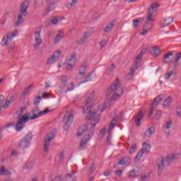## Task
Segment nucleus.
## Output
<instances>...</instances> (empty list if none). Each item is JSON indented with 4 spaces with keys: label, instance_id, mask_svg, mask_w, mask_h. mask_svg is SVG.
Wrapping results in <instances>:
<instances>
[{
    "label": "nucleus",
    "instance_id": "1",
    "mask_svg": "<svg viewBox=\"0 0 181 181\" xmlns=\"http://www.w3.org/2000/svg\"><path fill=\"white\" fill-rule=\"evenodd\" d=\"M111 93H115L112 97L110 98V101H114V100H117L122 95V93H124V89L122 88V86H121V83L119 82V78H117L110 86V88L107 90V95H111Z\"/></svg>",
    "mask_w": 181,
    "mask_h": 181
},
{
    "label": "nucleus",
    "instance_id": "2",
    "mask_svg": "<svg viewBox=\"0 0 181 181\" xmlns=\"http://www.w3.org/2000/svg\"><path fill=\"white\" fill-rule=\"evenodd\" d=\"M100 115H96L95 117L93 118V121L95 122L94 123H92L90 124V127H92L90 129V133L88 134V135H84L83 137L82 138V140L80 143V147L79 149H84L86 148V145H87V143L91 139V136L94 135V127L100 122Z\"/></svg>",
    "mask_w": 181,
    "mask_h": 181
},
{
    "label": "nucleus",
    "instance_id": "3",
    "mask_svg": "<svg viewBox=\"0 0 181 181\" xmlns=\"http://www.w3.org/2000/svg\"><path fill=\"white\" fill-rule=\"evenodd\" d=\"M16 35H18V30H16L4 35L1 40V46H7L8 50H13V47H15L13 37H16Z\"/></svg>",
    "mask_w": 181,
    "mask_h": 181
},
{
    "label": "nucleus",
    "instance_id": "4",
    "mask_svg": "<svg viewBox=\"0 0 181 181\" xmlns=\"http://www.w3.org/2000/svg\"><path fill=\"white\" fill-rule=\"evenodd\" d=\"M49 112V109H45V110L40 111L37 107L28 113L24 114V115L25 117H28V121H30L32 119H36L37 118H40V117H43V115H46V114H48Z\"/></svg>",
    "mask_w": 181,
    "mask_h": 181
},
{
    "label": "nucleus",
    "instance_id": "5",
    "mask_svg": "<svg viewBox=\"0 0 181 181\" xmlns=\"http://www.w3.org/2000/svg\"><path fill=\"white\" fill-rule=\"evenodd\" d=\"M64 124V131H68L70 128V126L73 124L74 121V115L71 112H66L64 116L62 119Z\"/></svg>",
    "mask_w": 181,
    "mask_h": 181
},
{
    "label": "nucleus",
    "instance_id": "6",
    "mask_svg": "<svg viewBox=\"0 0 181 181\" xmlns=\"http://www.w3.org/2000/svg\"><path fill=\"white\" fill-rule=\"evenodd\" d=\"M42 29H43V27L42 25L37 27L34 32L35 35V42H36L34 45V49H37L39 47H40V45H42L43 40H42V36L40 35V33H42Z\"/></svg>",
    "mask_w": 181,
    "mask_h": 181
},
{
    "label": "nucleus",
    "instance_id": "7",
    "mask_svg": "<svg viewBox=\"0 0 181 181\" xmlns=\"http://www.w3.org/2000/svg\"><path fill=\"white\" fill-rule=\"evenodd\" d=\"M33 139V134H32V133H28L20 141L19 147L21 149H26V148H29V146H30V142H32Z\"/></svg>",
    "mask_w": 181,
    "mask_h": 181
},
{
    "label": "nucleus",
    "instance_id": "8",
    "mask_svg": "<svg viewBox=\"0 0 181 181\" xmlns=\"http://www.w3.org/2000/svg\"><path fill=\"white\" fill-rule=\"evenodd\" d=\"M28 122H29V118L25 117L24 114L21 117H18V120L16 124V132H21V131L25 128V124Z\"/></svg>",
    "mask_w": 181,
    "mask_h": 181
},
{
    "label": "nucleus",
    "instance_id": "9",
    "mask_svg": "<svg viewBox=\"0 0 181 181\" xmlns=\"http://www.w3.org/2000/svg\"><path fill=\"white\" fill-rule=\"evenodd\" d=\"M56 136V131H52L47 134L44 144L43 152H49V148H50V144Z\"/></svg>",
    "mask_w": 181,
    "mask_h": 181
},
{
    "label": "nucleus",
    "instance_id": "10",
    "mask_svg": "<svg viewBox=\"0 0 181 181\" xmlns=\"http://www.w3.org/2000/svg\"><path fill=\"white\" fill-rule=\"evenodd\" d=\"M94 95H95V91L92 90V91H89L87 95H86V103L85 106L83 108V113L86 114L87 112V110H88V108H90L91 107V100H93V98H94Z\"/></svg>",
    "mask_w": 181,
    "mask_h": 181
},
{
    "label": "nucleus",
    "instance_id": "11",
    "mask_svg": "<svg viewBox=\"0 0 181 181\" xmlns=\"http://www.w3.org/2000/svg\"><path fill=\"white\" fill-rule=\"evenodd\" d=\"M60 54H62V51L58 50L54 52V54L47 59L46 64L49 66V64H53V63L57 62L60 57Z\"/></svg>",
    "mask_w": 181,
    "mask_h": 181
},
{
    "label": "nucleus",
    "instance_id": "12",
    "mask_svg": "<svg viewBox=\"0 0 181 181\" xmlns=\"http://www.w3.org/2000/svg\"><path fill=\"white\" fill-rule=\"evenodd\" d=\"M138 64H139V62L136 61L135 64H134V66H133L130 69L129 74L126 76L127 80H131V78H132V77H134V73H135V71H136V70H138V68L139 67L138 66Z\"/></svg>",
    "mask_w": 181,
    "mask_h": 181
},
{
    "label": "nucleus",
    "instance_id": "13",
    "mask_svg": "<svg viewBox=\"0 0 181 181\" xmlns=\"http://www.w3.org/2000/svg\"><path fill=\"white\" fill-rule=\"evenodd\" d=\"M30 1L29 0H25L22 2L20 6V12L22 13H28V8H29V5Z\"/></svg>",
    "mask_w": 181,
    "mask_h": 181
},
{
    "label": "nucleus",
    "instance_id": "14",
    "mask_svg": "<svg viewBox=\"0 0 181 181\" xmlns=\"http://www.w3.org/2000/svg\"><path fill=\"white\" fill-rule=\"evenodd\" d=\"M173 57L175 56L173 55V52H168L167 54H165L163 58V62L166 64L168 63H170L172 60H173Z\"/></svg>",
    "mask_w": 181,
    "mask_h": 181
},
{
    "label": "nucleus",
    "instance_id": "15",
    "mask_svg": "<svg viewBox=\"0 0 181 181\" xmlns=\"http://www.w3.org/2000/svg\"><path fill=\"white\" fill-rule=\"evenodd\" d=\"M158 163V172L162 173L165 169V159L163 158H159L157 160Z\"/></svg>",
    "mask_w": 181,
    "mask_h": 181
},
{
    "label": "nucleus",
    "instance_id": "16",
    "mask_svg": "<svg viewBox=\"0 0 181 181\" xmlns=\"http://www.w3.org/2000/svg\"><path fill=\"white\" fill-rule=\"evenodd\" d=\"M180 156H181L180 153H175L173 155H169L166 157L165 161L168 162V163H172V162H174V160H177Z\"/></svg>",
    "mask_w": 181,
    "mask_h": 181
},
{
    "label": "nucleus",
    "instance_id": "17",
    "mask_svg": "<svg viewBox=\"0 0 181 181\" xmlns=\"http://www.w3.org/2000/svg\"><path fill=\"white\" fill-rule=\"evenodd\" d=\"M23 16H28V13H22V11H20L17 16V22L16 23V26H19V25L23 23Z\"/></svg>",
    "mask_w": 181,
    "mask_h": 181
},
{
    "label": "nucleus",
    "instance_id": "18",
    "mask_svg": "<svg viewBox=\"0 0 181 181\" xmlns=\"http://www.w3.org/2000/svg\"><path fill=\"white\" fill-rule=\"evenodd\" d=\"M172 125H173V122L171 119H168L164 127L166 135H170V128L172 127Z\"/></svg>",
    "mask_w": 181,
    "mask_h": 181
},
{
    "label": "nucleus",
    "instance_id": "19",
    "mask_svg": "<svg viewBox=\"0 0 181 181\" xmlns=\"http://www.w3.org/2000/svg\"><path fill=\"white\" fill-rule=\"evenodd\" d=\"M156 129L153 127H149L144 133L146 138H151L153 134H155Z\"/></svg>",
    "mask_w": 181,
    "mask_h": 181
},
{
    "label": "nucleus",
    "instance_id": "20",
    "mask_svg": "<svg viewBox=\"0 0 181 181\" xmlns=\"http://www.w3.org/2000/svg\"><path fill=\"white\" fill-rule=\"evenodd\" d=\"M142 118H144V113L142 112H139L134 119V122L137 127H140Z\"/></svg>",
    "mask_w": 181,
    "mask_h": 181
},
{
    "label": "nucleus",
    "instance_id": "21",
    "mask_svg": "<svg viewBox=\"0 0 181 181\" xmlns=\"http://www.w3.org/2000/svg\"><path fill=\"white\" fill-rule=\"evenodd\" d=\"M11 175H12V173L6 169V167L1 166L0 168V176H11Z\"/></svg>",
    "mask_w": 181,
    "mask_h": 181
},
{
    "label": "nucleus",
    "instance_id": "22",
    "mask_svg": "<svg viewBox=\"0 0 181 181\" xmlns=\"http://www.w3.org/2000/svg\"><path fill=\"white\" fill-rule=\"evenodd\" d=\"M151 54L153 57H158L160 54V48L158 47H153L151 50Z\"/></svg>",
    "mask_w": 181,
    "mask_h": 181
},
{
    "label": "nucleus",
    "instance_id": "23",
    "mask_svg": "<svg viewBox=\"0 0 181 181\" xmlns=\"http://www.w3.org/2000/svg\"><path fill=\"white\" fill-rule=\"evenodd\" d=\"M172 22H173V18L168 17L167 18L164 19L163 22L160 25V28H166V26H169Z\"/></svg>",
    "mask_w": 181,
    "mask_h": 181
},
{
    "label": "nucleus",
    "instance_id": "24",
    "mask_svg": "<svg viewBox=\"0 0 181 181\" xmlns=\"http://www.w3.org/2000/svg\"><path fill=\"white\" fill-rule=\"evenodd\" d=\"M158 6L159 4L156 3H153L150 5L149 8H148V13H155V11L158 10Z\"/></svg>",
    "mask_w": 181,
    "mask_h": 181
},
{
    "label": "nucleus",
    "instance_id": "25",
    "mask_svg": "<svg viewBox=\"0 0 181 181\" xmlns=\"http://www.w3.org/2000/svg\"><path fill=\"white\" fill-rule=\"evenodd\" d=\"M172 96H168L164 101L163 103V108H168L169 107H170V103H172Z\"/></svg>",
    "mask_w": 181,
    "mask_h": 181
},
{
    "label": "nucleus",
    "instance_id": "26",
    "mask_svg": "<svg viewBox=\"0 0 181 181\" xmlns=\"http://www.w3.org/2000/svg\"><path fill=\"white\" fill-rule=\"evenodd\" d=\"M163 97H164V95L163 94L159 95L158 96H157L154 99V101L153 102V105L154 107L156 106V105H159V104H160V102L162 101V100H163Z\"/></svg>",
    "mask_w": 181,
    "mask_h": 181
},
{
    "label": "nucleus",
    "instance_id": "27",
    "mask_svg": "<svg viewBox=\"0 0 181 181\" xmlns=\"http://www.w3.org/2000/svg\"><path fill=\"white\" fill-rule=\"evenodd\" d=\"M88 129V125H83L79 127V130L78 134H76L77 136H81L84 132H86Z\"/></svg>",
    "mask_w": 181,
    "mask_h": 181
},
{
    "label": "nucleus",
    "instance_id": "28",
    "mask_svg": "<svg viewBox=\"0 0 181 181\" xmlns=\"http://www.w3.org/2000/svg\"><path fill=\"white\" fill-rule=\"evenodd\" d=\"M180 59H181V52L177 53L175 54V58L173 62L174 67L176 68L177 67V66H179V61L180 60Z\"/></svg>",
    "mask_w": 181,
    "mask_h": 181
},
{
    "label": "nucleus",
    "instance_id": "29",
    "mask_svg": "<svg viewBox=\"0 0 181 181\" xmlns=\"http://www.w3.org/2000/svg\"><path fill=\"white\" fill-rule=\"evenodd\" d=\"M180 59H181V52L177 53L175 54V58L173 62L174 67L176 68L177 67V66H179V61L180 60Z\"/></svg>",
    "mask_w": 181,
    "mask_h": 181
},
{
    "label": "nucleus",
    "instance_id": "30",
    "mask_svg": "<svg viewBox=\"0 0 181 181\" xmlns=\"http://www.w3.org/2000/svg\"><path fill=\"white\" fill-rule=\"evenodd\" d=\"M66 181H76V175L74 173H68L66 175Z\"/></svg>",
    "mask_w": 181,
    "mask_h": 181
},
{
    "label": "nucleus",
    "instance_id": "31",
    "mask_svg": "<svg viewBox=\"0 0 181 181\" xmlns=\"http://www.w3.org/2000/svg\"><path fill=\"white\" fill-rule=\"evenodd\" d=\"M146 52H148V50H146V49L144 48L140 53L137 55V57H136V60H141V59H142V57H144V56H145V54H146Z\"/></svg>",
    "mask_w": 181,
    "mask_h": 181
},
{
    "label": "nucleus",
    "instance_id": "32",
    "mask_svg": "<svg viewBox=\"0 0 181 181\" xmlns=\"http://www.w3.org/2000/svg\"><path fill=\"white\" fill-rule=\"evenodd\" d=\"M113 28H114V23L110 22L107 25L106 28L104 29V32L105 33L111 32V30H112Z\"/></svg>",
    "mask_w": 181,
    "mask_h": 181
},
{
    "label": "nucleus",
    "instance_id": "33",
    "mask_svg": "<svg viewBox=\"0 0 181 181\" xmlns=\"http://www.w3.org/2000/svg\"><path fill=\"white\" fill-rule=\"evenodd\" d=\"M64 37V35H57L54 40V45H57V43H60Z\"/></svg>",
    "mask_w": 181,
    "mask_h": 181
},
{
    "label": "nucleus",
    "instance_id": "34",
    "mask_svg": "<svg viewBox=\"0 0 181 181\" xmlns=\"http://www.w3.org/2000/svg\"><path fill=\"white\" fill-rule=\"evenodd\" d=\"M87 70V66L86 65H82L79 69V76H86V71Z\"/></svg>",
    "mask_w": 181,
    "mask_h": 181
},
{
    "label": "nucleus",
    "instance_id": "35",
    "mask_svg": "<svg viewBox=\"0 0 181 181\" xmlns=\"http://www.w3.org/2000/svg\"><path fill=\"white\" fill-rule=\"evenodd\" d=\"M33 88V86L30 85L28 88L25 89V90L23 92L21 97H26L29 93H30V90Z\"/></svg>",
    "mask_w": 181,
    "mask_h": 181
},
{
    "label": "nucleus",
    "instance_id": "36",
    "mask_svg": "<svg viewBox=\"0 0 181 181\" xmlns=\"http://www.w3.org/2000/svg\"><path fill=\"white\" fill-rule=\"evenodd\" d=\"M142 156H144V150H140L139 152L135 156V158H134L135 162H139Z\"/></svg>",
    "mask_w": 181,
    "mask_h": 181
},
{
    "label": "nucleus",
    "instance_id": "37",
    "mask_svg": "<svg viewBox=\"0 0 181 181\" xmlns=\"http://www.w3.org/2000/svg\"><path fill=\"white\" fill-rule=\"evenodd\" d=\"M91 76H93V71L88 74V76L85 78V80L84 81H82L79 83V85L80 84H84V83H87L88 81H91Z\"/></svg>",
    "mask_w": 181,
    "mask_h": 181
},
{
    "label": "nucleus",
    "instance_id": "38",
    "mask_svg": "<svg viewBox=\"0 0 181 181\" xmlns=\"http://www.w3.org/2000/svg\"><path fill=\"white\" fill-rule=\"evenodd\" d=\"M97 112H98V108L95 111L90 110L88 113V119H93V117H94Z\"/></svg>",
    "mask_w": 181,
    "mask_h": 181
},
{
    "label": "nucleus",
    "instance_id": "39",
    "mask_svg": "<svg viewBox=\"0 0 181 181\" xmlns=\"http://www.w3.org/2000/svg\"><path fill=\"white\" fill-rule=\"evenodd\" d=\"M143 152H149L151 151V145L147 144L146 142L143 144Z\"/></svg>",
    "mask_w": 181,
    "mask_h": 181
},
{
    "label": "nucleus",
    "instance_id": "40",
    "mask_svg": "<svg viewBox=\"0 0 181 181\" xmlns=\"http://www.w3.org/2000/svg\"><path fill=\"white\" fill-rule=\"evenodd\" d=\"M110 105H111V103H110V101L108 100H105L103 104V108L100 110V112H104V110H106Z\"/></svg>",
    "mask_w": 181,
    "mask_h": 181
},
{
    "label": "nucleus",
    "instance_id": "41",
    "mask_svg": "<svg viewBox=\"0 0 181 181\" xmlns=\"http://www.w3.org/2000/svg\"><path fill=\"white\" fill-rule=\"evenodd\" d=\"M59 80L61 81V84H62L64 86H67V76H60Z\"/></svg>",
    "mask_w": 181,
    "mask_h": 181
},
{
    "label": "nucleus",
    "instance_id": "42",
    "mask_svg": "<svg viewBox=\"0 0 181 181\" xmlns=\"http://www.w3.org/2000/svg\"><path fill=\"white\" fill-rule=\"evenodd\" d=\"M87 37L84 35L80 39L76 41V45H84L86 42H87Z\"/></svg>",
    "mask_w": 181,
    "mask_h": 181
},
{
    "label": "nucleus",
    "instance_id": "43",
    "mask_svg": "<svg viewBox=\"0 0 181 181\" xmlns=\"http://www.w3.org/2000/svg\"><path fill=\"white\" fill-rule=\"evenodd\" d=\"M72 2L71 3H67L66 4V7L68 8V9H70V8H73V6H76V4H77L78 2V0H71Z\"/></svg>",
    "mask_w": 181,
    "mask_h": 181
},
{
    "label": "nucleus",
    "instance_id": "44",
    "mask_svg": "<svg viewBox=\"0 0 181 181\" xmlns=\"http://www.w3.org/2000/svg\"><path fill=\"white\" fill-rule=\"evenodd\" d=\"M56 8V4L54 2L50 3L47 8V11L50 12V11H54Z\"/></svg>",
    "mask_w": 181,
    "mask_h": 181
},
{
    "label": "nucleus",
    "instance_id": "45",
    "mask_svg": "<svg viewBox=\"0 0 181 181\" xmlns=\"http://www.w3.org/2000/svg\"><path fill=\"white\" fill-rule=\"evenodd\" d=\"M155 21V18H153V13H147V22L146 23L149 22H153Z\"/></svg>",
    "mask_w": 181,
    "mask_h": 181
},
{
    "label": "nucleus",
    "instance_id": "46",
    "mask_svg": "<svg viewBox=\"0 0 181 181\" xmlns=\"http://www.w3.org/2000/svg\"><path fill=\"white\" fill-rule=\"evenodd\" d=\"M114 122H117V118H113L112 121L110 123L109 131H112V129H114L115 127V123Z\"/></svg>",
    "mask_w": 181,
    "mask_h": 181
},
{
    "label": "nucleus",
    "instance_id": "47",
    "mask_svg": "<svg viewBox=\"0 0 181 181\" xmlns=\"http://www.w3.org/2000/svg\"><path fill=\"white\" fill-rule=\"evenodd\" d=\"M66 86H64L61 83L59 86L57 88V90L59 92V95H62V93L64 91V89L66 88Z\"/></svg>",
    "mask_w": 181,
    "mask_h": 181
},
{
    "label": "nucleus",
    "instance_id": "48",
    "mask_svg": "<svg viewBox=\"0 0 181 181\" xmlns=\"http://www.w3.org/2000/svg\"><path fill=\"white\" fill-rule=\"evenodd\" d=\"M73 90H74V83L71 82L67 86L66 93H69V91H73Z\"/></svg>",
    "mask_w": 181,
    "mask_h": 181
},
{
    "label": "nucleus",
    "instance_id": "49",
    "mask_svg": "<svg viewBox=\"0 0 181 181\" xmlns=\"http://www.w3.org/2000/svg\"><path fill=\"white\" fill-rule=\"evenodd\" d=\"M50 21L52 25H57L59 23V17L58 16H52L50 18Z\"/></svg>",
    "mask_w": 181,
    "mask_h": 181
},
{
    "label": "nucleus",
    "instance_id": "50",
    "mask_svg": "<svg viewBox=\"0 0 181 181\" xmlns=\"http://www.w3.org/2000/svg\"><path fill=\"white\" fill-rule=\"evenodd\" d=\"M76 59H77V56L76 55V53H74L71 58L68 60L69 63L75 64L76 63Z\"/></svg>",
    "mask_w": 181,
    "mask_h": 181
},
{
    "label": "nucleus",
    "instance_id": "51",
    "mask_svg": "<svg viewBox=\"0 0 181 181\" xmlns=\"http://www.w3.org/2000/svg\"><path fill=\"white\" fill-rule=\"evenodd\" d=\"M11 103H12L11 100L6 101V103L4 105H0V111H2V108H8L9 105H11Z\"/></svg>",
    "mask_w": 181,
    "mask_h": 181
},
{
    "label": "nucleus",
    "instance_id": "52",
    "mask_svg": "<svg viewBox=\"0 0 181 181\" xmlns=\"http://www.w3.org/2000/svg\"><path fill=\"white\" fill-rule=\"evenodd\" d=\"M125 159H129L128 156L123 157L118 163V165H127V163H128V161L125 160Z\"/></svg>",
    "mask_w": 181,
    "mask_h": 181
},
{
    "label": "nucleus",
    "instance_id": "53",
    "mask_svg": "<svg viewBox=\"0 0 181 181\" xmlns=\"http://www.w3.org/2000/svg\"><path fill=\"white\" fill-rule=\"evenodd\" d=\"M92 35H93L92 30H88L86 32L84 33L83 36L88 39L90 36H91Z\"/></svg>",
    "mask_w": 181,
    "mask_h": 181
},
{
    "label": "nucleus",
    "instance_id": "54",
    "mask_svg": "<svg viewBox=\"0 0 181 181\" xmlns=\"http://www.w3.org/2000/svg\"><path fill=\"white\" fill-rule=\"evenodd\" d=\"M32 168H33V163L29 162L25 165L23 169H32Z\"/></svg>",
    "mask_w": 181,
    "mask_h": 181
},
{
    "label": "nucleus",
    "instance_id": "55",
    "mask_svg": "<svg viewBox=\"0 0 181 181\" xmlns=\"http://www.w3.org/2000/svg\"><path fill=\"white\" fill-rule=\"evenodd\" d=\"M25 110H26V107H20V109L17 110V115H18V117L22 116V114H23V111H25Z\"/></svg>",
    "mask_w": 181,
    "mask_h": 181
},
{
    "label": "nucleus",
    "instance_id": "56",
    "mask_svg": "<svg viewBox=\"0 0 181 181\" xmlns=\"http://www.w3.org/2000/svg\"><path fill=\"white\" fill-rule=\"evenodd\" d=\"M136 151V144H132L130 148L129 153H134V152Z\"/></svg>",
    "mask_w": 181,
    "mask_h": 181
},
{
    "label": "nucleus",
    "instance_id": "57",
    "mask_svg": "<svg viewBox=\"0 0 181 181\" xmlns=\"http://www.w3.org/2000/svg\"><path fill=\"white\" fill-rule=\"evenodd\" d=\"M40 100H42V97L40 96L35 98V99L34 100V105H37V104L40 103Z\"/></svg>",
    "mask_w": 181,
    "mask_h": 181
},
{
    "label": "nucleus",
    "instance_id": "58",
    "mask_svg": "<svg viewBox=\"0 0 181 181\" xmlns=\"http://www.w3.org/2000/svg\"><path fill=\"white\" fill-rule=\"evenodd\" d=\"M173 76V71L168 72L165 76V80H170V77Z\"/></svg>",
    "mask_w": 181,
    "mask_h": 181
},
{
    "label": "nucleus",
    "instance_id": "59",
    "mask_svg": "<svg viewBox=\"0 0 181 181\" xmlns=\"http://www.w3.org/2000/svg\"><path fill=\"white\" fill-rule=\"evenodd\" d=\"M114 69H115V65L112 64L111 66L107 68V71H109L110 73H112V71H114Z\"/></svg>",
    "mask_w": 181,
    "mask_h": 181
},
{
    "label": "nucleus",
    "instance_id": "60",
    "mask_svg": "<svg viewBox=\"0 0 181 181\" xmlns=\"http://www.w3.org/2000/svg\"><path fill=\"white\" fill-rule=\"evenodd\" d=\"M139 23V20L136 19L133 21V26L134 28H138V24Z\"/></svg>",
    "mask_w": 181,
    "mask_h": 181
},
{
    "label": "nucleus",
    "instance_id": "61",
    "mask_svg": "<svg viewBox=\"0 0 181 181\" xmlns=\"http://www.w3.org/2000/svg\"><path fill=\"white\" fill-rule=\"evenodd\" d=\"M107 40H102L100 42V47L101 49H103V47H104V46H105V45H107Z\"/></svg>",
    "mask_w": 181,
    "mask_h": 181
},
{
    "label": "nucleus",
    "instance_id": "62",
    "mask_svg": "<svg viewBox=\"0 0 181 181\" xmlns=\"http://www.w3.org/2000/svg\"><path fill=\"white\" fill-rule=\"evenodd\" d=\"M74 66V64H71V62L69 63L67 65H66V69L67 70H71V69H73V67Z\"/></svg>",
    "mask_w": 181,
    "mask_h": 181
},
{
    "label": "nucleus",
    "instance_id": "63",
    "mask_svg": "<svg viewBox=\"0 0 181 181\" xmlns=\"http://www.w3.org/2000/svg\"><path fill=\"white\" fill-rule=\"evenodd\" d=\"M5 103V97L2 95H0V105H2Z\"/></svg>",
    "mask_w": 181,
    "mask_h": 181
},
{
    "label": "nucleus",
    "instance_id": "64",
    "mask_svg": "<svg viewBox=\"0 0 181 181\" xmlns=\"http://www.w3.org/2000/svg\"><path fill=\"white\" fill-rule=\"evenodd\" d=\"M177 115L181 117V107H177Z\"/></svg>",
    "mask_w": 181,
    "mask_h": 181
}]
</instances>
